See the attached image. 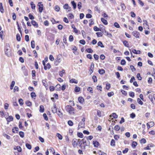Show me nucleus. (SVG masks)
I'll use <instances>...</instances> for the list:
<instances>
[{
  "label": "nucleus",
  "mask_w": 155,
  "mask_h": 155,
  "mask_svg": "<svg viewBox=\"0 0 155 155\" xmlns=\"http://www.w3.org/2000/svg\"><path fill=\"white\" fill-rule=\"evenodd\" d=\"M4 51L5 54L8 57H10L12 55V51L10 48L9 45L8 43H6L4 47Z\"/></svg>",
  "instance_id": "nucleus-1"
},
{
  "label": "nucleus",
  "mask_w": 155,
  "mask_h": 155,
  "mask_svg": "<svg viewBox=\"0 0 155 155\" xmlns=\"http://www.w3.org/2000/svg\"><path fill=\"white\" fill-rule=\"evenodd\" d=\"M65 109L70 114H74V109L71 106L67 105L65 107Z\"/></svg>",
  "instance_id": "nucleus-2"
},
{
  "label": "nucleus",
  "mask_w": 155,
  "mask_h": 155,
  "mask_svg": "<svg viewBox=\"0 0 155 155\" xmlns=\"http://www.w3.org/2000/svg\"><path fill=\"white\" fill-rule=\"evenodd\" d=\"M83 143L84 144L83 147V149L85 150V147L87 146H89L90 145V142L89 140H87V138H84L82 140Z\"/></svg>",
  "instance_id": "nucleus-3"
},
{
  "label": "nucleus",
  "mask_w": 155,
  "mask_h": 155,
  "mask_svg": "<svg viewBox=\"0 0 155 155\" xmlns=\"http://www.w3.org/2000/svg\"><path fill=\"white\" fill-rule=\"evenodd\" d=\"M62 57V55L60 54L58 55L57 58L55 59L54 61V64L56 66L58 65V64L60 63Z\"/></svg>",
  "instance_id": "nucleus-4"
},
{
  "label": "nucleus",
  "mask_w": 155,
  "mask_h": 155,
  "mask_svg": "<svg viewBox=\"0 0 155 155\" xmlns=\"http://www.w3.org/2000/svg\"><path fill=\"white\" fill-rule=\"evenodd\" d=\"M133 35L137 38H139L140 35V33L137 31H134L132 32Z\"/></svg>",
  "instance_id": "nucleus-5"
},
{
  "label": "nucleus",
  "mask_w": 155,
  "mask_h": 155,
  "mask_svg": "<svg viewBox=\"0 0 155 155\" xmlns=\"http://www.w3.org/2000/svg\"><path fill=\"white\" fill-rule=\"evenodd\" d=\"M154 123L153 122L151 121L148 123L147 125L148 128L153 127L154 125Z\"/></svg>",
  "instance_id": "nucleus-6"
},
{
  "label": "nucleus",
  "mask_w": 155,
  "mask_h": 155,
  "mask_svg": "<svg viewBox=\"0 0 155 155\" xmlns=\"http://www.w3.org/2000/svg\"><path fill=\"white\" fill-rule=\"evenodd\" d=\"M54 39V35L50 33L49 36L48 37V39L50 41H52Z\"/></svg>",
  "instance_id": "nucleus-7"
},
{
  "label": "nucleus",
  "mask_w": 155,
  "mask_h": 155,
  "mask_svg": "<svg viewBox=\"0 0 155 155\" xmlns=\"http://www.w3.org/2000/svg\"><path fill=\"white\" fill-rule=\"evenodd\" d=\"M38 6L39 7L38 8V10L39 12L40 13H41L42 12L43 10V4L41 5H38Z\"/></svg>",
  "instance_id": "nucleus-8"
},
{
  "label": "nucleus",
  "mask_w": 155,
  "mask_h": 155,
  "mask_svg": "<svg viewBox=\"0 0 155 155\" xmlns=\"http://www.w3.org/2000/svg\"><path fill=\"white\" fill-rule=\"evenodd\" d=\"M52 111L54 113H57L58 111L56 108V105L55 103L54 104V107L52 108Z\"/></svg>",
  "instance_id": "nucleus-9"
},
{
  "label": "nucleus",
  "mask_w": 155,
  "mask_h": 155,
  "mask_svg": "<svg viewBox=\"0 0 155 155\" xmlns=\"http://www.w3.org/2000/svg\"><path fill=\"white\" fill-rule=\"evenodd\" d=\"M63 8L64 9H68V11H69L71 9V8L68 6V4H66L63 6Z\"/></svg>",
  "instance_id": "nucleus-10"
},
{
  "label": "nucleus",
  "mask_w": 155,
  "mask_h": 155,
  "mask_svg": "<svg viewBox=\"0 0 155 155\" xmlns=\"http://www.w3.org/2000/svg\"><path fill=\"white\" fill-rule=\"evenodd\" d=\"M77 139H74L72 140V145L73 146L75 147L78 145V143L77 142Z\"/></svg>",
  "instance_id": "nucleus-11"
},
{
  "label": "nucleus",
  "mask_w": 155,
  "mask_h": 155,
  "mask_svg": "<svg viewBox=\"0 0 155 155\" xmlns=\"http://www.w3.org/2000/svg\"><path fill=\"white\" fill-rule=\"evenodd\" d=\"M31 23L32 24V25L34 26H36V28L38 27V25L37 23L35 21L32 20L31 21Z\"/></svg>",
  "instance_id": "nucleus-12"
},
{
  "label": "nucleus",
  "mask_w": 155,
  "mask_h": 155,
  "mask_svg": "<svg viewBox=\"0 0 155 155\" xmlns=\"http://www.w3.org/2000/svg\"><path fill=\"white\" fill-rule=\"evenodd\" d=\"M14 149L15 150H17L18 152H21L22 151L21 147L18 146L14 147Z\"/></svg>",
  "instance_id": "nucleus-13"
},
{
  "label": "nucleus",
  "mask_w": 155,
  "mask_h": 155,
  "mask_svg": "<svg viewBox=\"0 0 155 155\" xmlns=\"http://www.w3.org/2000/svg\"><path fill=\"white\" fill-rule=\"evenodd\" d=\"M101 21L105 25H107L108 24V22L107 21V20L105 19L104 18H101Z\"/></svg>",
  "instance_id": "nucleus-14"
},
{
  "label": "nucleus",
  "mask_w": 155,
  "mask_h": 155,
  "mask_svg": "<svg viewBox=\"0 0 155 155\" xmlns=\"http://www.w3.org/2000/svg\"><path fill=\"white\" fill-rule=\"evenodd\" d=\"M67 37L66 35H64L63 38V42L66 45L68 46V44L67 43Z\"/></svg>",
  "instance_id": "nucleus-15"
},
{
  "label": "nucleus",
  "mask_w": 155,
  "mask_h": 155,
  "mask_svg": "<svg viewBox=\"0 0 155 155\" xmlns=\"http://www.w3.org/2000/svg\"><path fill=\"white\" fill-rule=\"evenodd\" d=\"M79 102L81 104H82L84 101V99L82 97H80L78 98Z\"/></svg>",
  "instance_id": "nucleus-16"
},
{
  "label": "nucleus",
  "mask_w": 155,
  "mask_h": 155,
  "mask_svg": "<svg viewBox=\"0 0 155 155\" xmlns=\"http://www.w3.org/2000/svg\"><path fill=\"white\" fill-rule=\"evenodd\" d=\"M61 89V86L60 84H57L55 86V89L56 91H60Z\"/></svg>",
  "instance_id": "nucleus-17"
},
{
  "label": "nucleus",
  "mask_w": 155,
  "mask_h": 155,
  "mask_svg": "<svg viewBox=\"0 0 155 155\" xmlns=\"http://www.w3.org/2000/svg\"><path fill=\"white\" fill-rule=\"evenodd\" d=\"M51 68V65L49 63H48L46 64V65L44 66V69L45 70H46L47 69H49Z\"/></svg>",
  "instance_id": "nucleus-18"
},
{
  "label": "nucleus",
  "mask_w": 155,
  "mask_h": 155,
  "mask_svg": "<svg viewBox=\"0 0 155 155\" xmlns=\"http://www.w3.org/2000/svg\"><path fill=\"white\" fill-rule=\"evenodd\" d=\"M71 3L73 6L74 9H75L76 8V3H75L74 1L71 2Z\"/></svg>",
  "instance_id": "nucleus-19"
},
{
  "label": "nucleus",
  "mask_w": 155,
  "mask_h": 155,
  "mask_svg": "<svg viewBox=\"0 0 155 155\" xmlns=\"http://www.w3.org/2000/svg\"><path fill=\"white\" fill-rule=\"evenodd\" d=\"M6 120L8 122H9L10 121H12L13 120V118L12 116H10L6 119Z\"/></svg>",
  "instance_id": "nucleus-20"
},
{
  "label": "nucleus",
  "mask_w": 155,
  "mask_h": 155,
  "mask_svg": "<svg viewBox=\"0 0 155 155\" xmlns=\"http://www.w3.org/2000/svg\"><path fill=\"white\" fill-rule=\"evenodd\" d=\"M132 52L136 54H139L140 53V50L137 51L136 49H134L132 50Z\"/></svg>",
  "instance_id": "nucleus-21"
},
{
  "label": "nucleus",
  "mask_w": 155,
  "mask_h": 155,
  "mask_svg": "<svg viewBox=\"0 0 155 155\" xmlns=\"http://www.w3.org/2000/svg\"><path fill=\"white\" fill-rule=\"evenodd\" d=\"M39 111L40 112H43L44 111V107L43 105H41L40 106Z\"/></svg>",
  "instance_id": "nucleus-22"
},
{
  "label": "nucleus",
  "mask_w": 155,
  "mask_h": 155,
  "mask_svg": "<svg viewBox=\"0 0 155 155\" xmlns=\"http://www.w3.org/2000/svg\"><path fill=\"white\" fill-rule=\"evenodd\" d=\"M0 11L2 13H3L4 12V9L2 6V4L1 2L0 3Z\"/></svg>",
  "instance_id": "nucleus-23"
},
{
  "label": "nucleus",
  "mask_w": 155,
  "mask_h": 155,
  "mask_svg": "<svg viewBox=\"0 0 155 155\" xmlns=\"http://www.w3.org/2000/svg\"><path fill=\"white\" fill-rule=\"evenodd\" d=\"M123 43L124 46L126 47H129V45L128 44V42L127 41L124 40L123 41Z\"/></svg>",
  "instance_id": "nucleus-24"
},
{
  "label": "nucleus",
  "mask_w": 155,
  "mask_h": 155,
  "mask_svg": "<svg viewBox=\"0 0 155 155\" xmlns=\"http://www.w3.org/2000/svg\"><path fill=\"white\" fill-rule=\"evenodd\" d=\"M71 27L73 29L74 31L75 32V33H77L78 32V30L75 28V27L74 26V24H72L71 25Z\"/></svg>",
  "instance_id": "nucleus-25"
},
{
  "label": "nucleus",
  "mask_w": 155,
  "mask_h": 155,
  "mask_svg": "<svg viewBox=\"0 0 155 155\" xmlns=\"http://www.w3.org/2000/svg\"><path fill=\"white\" fill-rule=\"evenodd\" d=\"M78 81L75 79H72L70 80V82L71 83H74L77 84L78 83Z\"/></svg>",
  "instance_id": "nucleus-26"
},
{
  "label": "nucleus",
  "mask_w": 155,
  "mask_h": 155,
  "mask_svg": "<svg viewBox=\"0 0 155 155\" xmlns=\"http://www.w3.org/2000/svg\"><path fill=\"white\" fill-rule=\"evenodd\" d=\"M110 145L112 146H115V141L114 139H112L110 141Z\"/></svg>",
  "instance_id": "nucleus-27"
},
{
  "label": "nucleus",
  "mask_w": 155,
  "mask_h": 155,
  "mask_svg": "<svg viewBox=\"0 0 155 155\" xmlns=\"http://www.w3.org/2000/svg\"><path fill=\"white\" fill-rule=\"evenodd\" d=\"M97 45L98 46H100L101 48H104V47L102 42L101 41H99L97 43Z\"/></svg>",
  "instance_id": "nucleus-28"
},
{
  "label": "nucleus",
  "mask_w": 155,
  "mask_h": 155,
  "mask_svg": "<svg viewBox=\"0 0 155 155\" xmlns=\"http://www.w3.org/2000/svg\"><path fill=\"white\" fill-rule=\"evenodd\" d=\"M15 82L14 81H12V83H11V84L10 86V88L12 90L13 89V88L15 85Z\"/></svg>",
  "instance_id": "nucleus-29"
},
{
  "label": "nucleus",
  "mask_w": 155,
  "mask_h": 155,
  "mask_svg": "<svg viewBox=\"0 0 155 155\" xmlns=\"http://www.w3.org/2000/svg\"><path fill=\"white\" fill-rule=\"evenodd\" d=\"M137 143L136 142L133 141L132 144V147L133 148H135L136 146L137 145Z\"/></svg>",
  "instance_id": "nucleus-30"
},
{
  "label": "nucleus",
  "mask_w": 155,
  "mask_h": 155,
  "mask_svg": "<svg viewBox=\"0 0 155 155\" xmlns=\"http://www.w3.org/2000/svg\"><path fill=\"white\" fill-rule=\"evenodd\" d=\"M16 39L18 41H20L21 40V38L20 35L19 34H17L16 35Z\"/></svg>",
  "instance_id": "nucleus-31"
},
{
  "label": "nucleus",
  "mask_w": 155,
  "mask_h": 155,
  "mask_svg": "<svg viewBox=\"0 0 155 155\" xmlns=\"http://www.w3.org/2000/svg\"><path fill=\"white\" fill-rule=\"evenodd\" d=\"M65 73V70L64 69L62 70L61 71L59 72V74L61 77H62L63 74Z\"/></svg>",
  "instance_id": "nucleus-32"
},
{
  "label": "nucleus",
  "mask_w": 155,
  "mask_h": 155,
  "mask_svg": "<svg viewBox=\"0 0 155 155\" xmlns=\"http://www.w3.org/2000/svg\"><path fill=\"white\" fill-rule=\"evenodd\" d=\"M43 85L45 87H48V84L45 80H43L42 81Z\"/></svg>",
  "instance_id": "nucleus-33"
},
{
  "label": "nucleus",
  "mask_w": 155,
  "mask_h": 155,
  "mask_svg": "<svg viewBox=\"0 0 155 155\" xmlns=\"http://www.w3.org/2000/svg\"><path fill=\"white\" fill-rule=\"evenodd\" d=\"M30 5L31 6V8L32 9H35V5L32 2H30Z\"/></svg>",
  "instance_id": "nucleus-34"
},
{
  "label": "nucleus",
  "mask_w": 155,
  "mask_h": 155,
  "mask_svg": "<svg viewBox=\"0 0 155 155\" xmlns=\"http://www.w3.org/2000/svg\"><path fill=\"white\" fill-rule=\"evenodd\" d=\"M84 122H80L78 124V127L79 128H82L84 126Z\"/></svg>",
  "instance_id": "nucleus-35"
},
{
  "label": "nucleus",
  "mask_w": 155,
  "mask_h": 155,
  "mask_svg": "<svg viewBox=\"0 0 155 155\" xmlns=\"http://www.w3.org/2000/svg\"><path fill=\"white\" fill-rule=\"evenodd\" d=\"M3 136L4 137H6V138L8 140H9L10 139V138H11L8 135L5 133H3Z\"/></svg>",
  "instance_id": "nucleus-36"
},
{
  "label": "nucleus",
  "mask_w": 155,
  "mask_h": 155,
  "mask_svg": "<svg viewBox=\"0 0 155 155\" xmlns=\"http://www.w3.org/2000/svg\"><path fill=\"white\" fill-rule=\"evenodd\" d=\"M86 51L88 53H92L93 52V50L91 48H88L86 49Z\"/></svg>",
  "instance_id": "nucleus-37"
},
{
  "label": "nucleus",
  "mask_w": 155,
  "mask_h": 155,
  "mask_svg": "<svg viewBox=\"0 0 155 155\" xmlns=\"http://www.w3.org/2000/svg\"><path fill=\"white\" fill-rule=\"evenodd\" d=\"M96 34L97 37H101L103 36V34L101 32H97Z\"/></svg>",
  "instance_id": "nucleus-38"
},
{
  "label": "nucleus",
  "mask_w": 155,
  "mask_h": 155,
  "mask_svg": "<svg viewBox=\"0 0 155 155\" xmlns=\"http://www.w3.org/2000/svg\"><path fill=\"white\" fill-rule=\"evenodd\" d=\"M57 113L58 115L60 117H63V114H62V113H61V111L60 110H58Z\"/></svg>",
  "instance_id": "nucleus-39"
},
{
  "label": "nucleus",
  "mask_w": 155,
  "mask_h": 155,
  "mask_svg": "<svg viewBox=\"0 0 155 155\" xmlns=\"http://www.w3.org/2000/svg\"><path fill=\"white\" fill-rule=\"evenodd\" d=\"M110 117H111L112 116L114 118H117L118 117V116L117 115V114L115 113H113L112 114V115H110Z\"/></svg>",
  "instance_id": "nucleus-40"
},
{
  "label": "nucleus",
  "mask_w": 155,
  "mask_h": 155,
  "mask_svg": "<svg viewBox=\"0 0 155 155\" xmlns=\"http://www.w3.org/2000/svg\"><path fill=\"white\" fill-rule=\"evenodd\" d=\"M19 135L20 137L22 138H23L24 137V133L22 131H20L19 132Z\"/></svg>",
  "instance_id": "nucleus-41"
},
{
  "label": "nucleus",
  "mask_w": 155,
  "mask_h": 155,
  "mask_svg": "<svg viewBox=\"0 0 155 155\" xmlns=\"http://www.w3.org/2000/svg\"><path fill=\"white\" fill-rule=\"evenodd\" d=\"M31 47L33 48H35V41L34 40L31 41Z\"/></svg>",
  "instance_id": "nucleus-42"
},
{
  "label": "nucleus",
  "mask_w": 155,
  "mask_h": 155,
  "mask_svg": "<svg viewBox=\"0 0 155 155\" xmlns=\"http://www.w3.org/2000/svg\"><path fill=\"white\" fill-rule=\"evenodd\" d=\"M137 101V102L139 104L141 105H142L143 104V102L140 100L139 98H138Z\"/></svg>",
  "instance_id": "nucleus-43"
},
{
  "label": "nucleus",
  "mask_w": 155,
  "mask_h": 155,
  "mask_svg": "<svg viewBox=\"0 0 155 155\" xmlns=\"http://www.w3.org/2000/svg\"><path fill=\"white\" fill-rule=\"evenodd\" d=\"M54 10L57 12H59L60 10L59 7L58 5H56L54 7Z\"/></svg>",
  "instance_id": "nucleus-44"
},
{
  "label": "nucleus",
  "mask_w": 155,
  "mask_h": 155,
  "mask_svg": "<svg viewBox=\"0 0 155 155\" xmlns=\"http://www.w3.org/2000/svg\"><path fill=\"white\" fill-rule=\"evenodd\" d=\"M99 144L98 142L97 141H94L93 142V144L95 147H97L98 146Z\"/></svg>",
  "instance_id": "nucleus-45"
},
{
  "label": "nucleus",
  "mask_w": 155,
  "mask_h": 155,
  "mask_svg": "<svg viewBox=\"0 0 155 155\" xmlns=\"http://www.w3.org/2000/svg\"><path fill=\"white\" fill-rule=\"evenodd\" d=\"M99 73L101 74H103L105 73V70L103 69H99L98 71Z\"/></svg>",
  "instance_id": "nucleus-46"
},
{
  "label": "nucleus",
  "mask_w": 155,
  "mask_h": 155,
  "mask_svg": "<svg viewBox=\"0 0 155 155\" xmlns=\"http://www.w3.org/2000/svg\"><path fill=\"white\" fill-rule=\"evenodd\" d=\"M80 90V88L78 87H76L74 88V91L75 92H79Z\"/></svg>",
  "instance_id": "nucleus-47"
},
{
  "label": "nucleus",
  "mask_w": 155,
  "mask_h": 155,
  "mask_svg": "<svg viewBox=\"0 0 155 155\" xmlns=\"http://www.w3.org/2000/svg\"><path fill=\"white\" fill-rule=\"evenodd\" d=\"M26 146L28 149L30 150L31 148V146L29 144L27 143L26 144Z\"/></svg>",
  "instance_id": "nucleus-48"
},
{
  "label": "nucleus",
  "mask_w": 155,
  "mask_h": 155,
  "mask_svg": "<svg viewBox=\"0 0 155 155\" xmlns=\"http://www.w3.org/2000/svg\"><path fill=\"white\" fill-rule=\"evenodd\" d=\"M94 10L95 11L98 12L99 13H100L101 12L100 8H99L97 6L95 7L94 8Z\"/></svg>",
  "instance_id": "nucleus-49"
},
{
  "label": "nucleus",
  "mask_w": 155,
  "mask_h": 155,
  "mask_svg": "<svg viewBox=\"0 0 155 155\" xmlns=\"http://www.w3.org/2000/svg\"><path fill=\"white\" fill-rule=\"evenodd\" d=\"M140 143H145L146 142V140L145 138H142L140 140Z\"/></svg>",
  "instance_id": "nucleus-50"
},
{
  "label": "nucleus",
  "mask_w": 155,
  "mask_h": 155,
  "mask_svg": "<svg viewBox=\"0 0 155 155\" xmlns=\"http://www.w3.org/2000/svg\"><path fill=\"white\" fill-rule=\"evenodd\" d=\"M77 135L78 137L82 138L83 137V135L81 133H78L77 134Z\"/></svg>",
  "instance_id": "nucleus-51"
},
{
  "label": "nucleus",
  "mask_w": 155,
  "mask_h": 155,
  "mask_svg": "<svg viewBox=\"0 0 155 155\" xmlns=\"http://www.w3.org/2000/svg\"><path fill=\"white\" fill-rule=\"evenodd\" d=\"M94 29L95 31H101V30L96 26L94 27Z\"/></svg>",
  "instance_id": "nucleus-52"
},
{
  "label": "nucleus",
  "mask_w": 155,
  "mask_h": 155,
  "mask_svg": "<svg viewBox=\"0 0 155 155\" xmlns=\"http://www.w3.org/2000/svg\"><path fill=\"white\" fill-rule=\"evenodd\" d=\"M74 40V38L73 35H70L69 36V40L70 42H72Z\"/></svg>",
  "instance_id": "nucleus-53"
},
{
  "label": "nucleus",
  "mask_w": 155,
  "mask_h": 155,
  "mask_svg": "<svg viewBox=\"0 0 155 155\" xmlns=\"http://www.w3.org/2000/svg\"><path fill=\"white\" fill-rule=\"evenodd\" d=\"M68 124L71 126H72L73 125V122L71 120L68 121Z\"/></svg>",
  "instance_id": "nucleus-54"
},
{
  "label": "nucleus",
  "mask_w": 155,
  "mask_h": 155,
  "mask_svg": "<svg viewBox=\"0 0 155 155\" xmlns=\"http://www.w3.org/2000/svg\"><path fill=\"white\" fill-rule=\"evenodd\" d=\"M94 59L96 60H98L99 59V57L98 55H97V54H94Z\"/></svg>",
  "instance_id": "nucleus-55"
},
{
  "label": "nucleus",
  "mask_w": 155,
  "mask_h": 155,
  "mask_svg": "<svg viewBox=\"0 0 155 155\" xmlns=\"http://www.w3.org/2000/svg\"><path fill=\"white\" fill-rule=\"evenodd\" d=\"M114 130L116 131H118L120 129V127L118 125H116L114 127Z\"/></svg>",
  "instance_id": "nucleus-56"
},
{
  "label": "nucleus",
  "mask_w": 155,
  "mask_h": 155,
  "mask_svg": "<svg viewBox=\"0 0 155 155\" xmlns=\"http://www.w3.org/2000/svg\"><path fill=\"white\" fill-rule=\"evenodd\" d=\"M23 73L24 74L25 76H27L28 75V71L27 70H23Z\"/></svg>",
  "instance_id": "nucleus-57"
},
{
  "label": "nucleus",
  "mask_w": 155,
  "mask_h": 155,
  "mask_svg": "<svg viewBox=\"0 0 155 155\" xmlns=\"http://www.w3.org/2000/svg\"><path fill=\"white\" fill-rule=\"evenodd\" d=\"M87 138V140H91L93 138V137L92 136H90L88 137H84V138Z\"/></svg>",
  "instance_id": "nucleus-58"
},
{
  "label": "nucleus",
  "mask_w": 155,
  "mask_h": 155,
  "mask_svg": "<svg viewBox=\"0 0 155 155\" xmlns=\"http://www.w3.org/2000/svg\"><path fill=\"white\" fill-rule=\"evenodd\" d=\"M79 43L83 45H84L86 43L85 41L83 39L80 40L79 41Z\"/></svg>",
  "instance_id": "nucleus-59"
},
{
  "label": "nucleus",
  "mask_w": 155,
  "mask_h": 155,
  "mask_svg": "<svg viewBox=\"0 0 155 155\" xmlns=\"http://www.w3.org/2000/svg\"><path fill=\"white\" fill-rule=\"evenodd\" d=\"M18 102L20 105H22L24 104L23 100L21 98H20L18 100Z\"/></svg>",
  "instance_id": "nucleus-60"
},
{
  "label": "nucleus",
  "mask_w": 155,
  "mask_h": 155,
  "mask_svg": "<svg viewBox=\"0 0 155 155\" xmlns=\"http://www.w3.org/2000/svg\"><path fill=\"white\" fill-rule=\"evenodd\" d=\"M87 90L88 91H89V92L91 93H93L92 88L91 87H89L87 89Z\"/></svg>",
  "instance_id": "nucleus-61"
},
{
  "label": "nucleus",
  "mask_w": 155,
  "mask_h": 155,
  "mask_svg": "<svg viewBox=\"0 0 155 155\" xmlns=\"http://www.w3.org/2000/svg\"><path fill=\"white\" fill-rule=\"evenodd\" d=\"M114 26L117 28H119L120 27L119 25L117 22L114 23Z\"/></svg>",
  "instance_id": "nucleus-62"
},
{
  "label": "nucleus",
  "mask_w": 155,
  "mask_h": 155,
  "mask_svg": "<svg viewBox=\"0 0 155 155\" xmlns=\"http://www.w3.org/2000/svg\"><path fill=\"white\" fill-rule=\"evenodd\" d=\"M120 64L122 65H124L126 64V61L125 60L122 59L121 60Z\"/></svg>",
  "instance_id": "nucleus-63"
},
{
  "label": "nucleus",
  "mask_w": 155,
  "mask_h": 155,
  "mask_svg": "<svg viewBox=\"0 0 155 155\" xmlns=\"http://www.w3.org/2000/svg\"><path fill=\"white\" fill-rule=\"evenodd\" d=\"M57 135L59 139L62 140V136L59 133H57Z\"/></svg>",
  "instance_id": "nucleus-64"
}]
</instances>
